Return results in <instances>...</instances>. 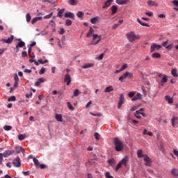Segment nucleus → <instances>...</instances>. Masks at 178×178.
Masks as SVG:
<instances>
[{"label": "nucleus", "mask_w": 178, "mask_h": 178, "mask_svg": "<svg viewBox=\"0 0 178 178\" xmlns=\"http://www.w3.org/2000/svg\"><path fill=\"white\" fill-rule=\"evenodd\" d=\"M114 145H115V149L117 151V152H121L123 149H124V145L122 143L119 138H115L114 139Z\"/></svg>", "instance_id": "obj_1"}, {"label": "nucleus", "mask_w": 178, "mask_h": 178, "mask_svg": "<svg viewBox=\"0 0 178 178\" xmlns=\"http://www.w3.org/2000/svg\"><path fill=\"white\" fill-rule=\"evenodd\" d=\"M126 36L129 42H134L136 40H140V36L136 35V33L134 31L129 32Z\"/></svg>", "instance_id": "obj_2"}, {"label": "nucleus", "mask_w": 178, "mask_h": 178, "mask_svg": "<svg viewBox=\"0 0 178 178\" xmlns=\"http://www.w3.org/2000/svg\"><path fill=\"white\" fill-rule=\"evenodd\" d=\"M134 76L133 75V73L130 72H126L124 73L121 76L119 77V81H121V83L126 80V79H134Z\"/></svg>", "instance_id": "obj_3"}, {"label": "nucleus", "mask_w": 178, "mask_h": 178, "mask_svg": "<svg viewBox=\"0 0 178 178\" xmlns=\"http://www.w3.org/2000/svg\"><path fill=\"white\" fill-rule=\"evenodd\" d=\"M101 40H102V35L93 34L92 35V40L91 42L92 45H97L101 42Z\"/></svg>", "instance_id": "obj_4"}, {"label": "nucleus", "mask_w": 178, "mask_h": 178, "mask_svg": "<svg viewBox=\"0 0 178 178\" xmlns=\"http://www.w3.org/2000/svg\"><path fill=\"white\" fill-rule=\"evenodd\" d=\"M10 155H12V151L10 150H7L3 154L0 153V165H1V166H3V158H8Z\"/></svg>", "instance_id": "obj_5"}, {"label": "nucleus", "mask_w": 178, "mask_h": 178, "mask_svg": "<svg viewBox=\"0 0 178 178\" xmlns=\"http://www.w3.org/2000/svg\"><path fill=\"white\" fill-rule=\"evenodd\" d=\"M162 48V45L158 44L156 43H153L150 46V52H155V51H159Z\"/></svg>", "instance_id": "obj_6"}, {"label": "nucleus", "mask_w": 178, "mask_h": 178, "mask_svg": "<svg viewBox=\"0 0 178 178\" xmlns=\"http://www.w3.org/2000/svg\"><path fill=\"white\" fill-rule=\"evenodd\" d=\"M33 161L37 169H40H40H45V165L40 164V161H38V159H37L35 157L33 158Z\"/></svg>", "instance_id": "obj_7"}, {"label": "nucleus", "mask_w": 178, "mask_h": 178, "mask_svg": "<svg viewBox=\"0 0 178 178\" xmlns=\"http://www.w3.org/2000/svg\"><path fill=\"white\" fill-rule=\"evenodd\" d=\"M124 101H126V99H124V95L123 93H121L120 95V100L118 104V109H120L122 108V106L123 105V104H124Z\"/></svg>", "instance_id": "obj_8"}, {"label": "nucleus", "mask_w": 178, "mask_h": 178, "mask_svg": "<svg viewBox=\"0 0 178 178\" xmlns=\"http://www.w3.org/2000/svg\"><path fill=\"white\" fill-rule=\"evenodd\" d=\"M13 40H15V36L11 35L8 39H1L0 41L3 42V44H12V42H13Z\"/></svg>", "instance_id": "obj_9"}, {"label": "nucleus", "mask_w": 178, "mask_h": 178, "mask_svg": "<svg viewBox=\"0 0 178 178\" xmlns=\"http://www.w3.org/2000/svg\"><path fill=\"white\" fill-rule=\"evenodd\" d=\"M64 82H65L67 86H70V83H72V76H70V74L67 73L65 75Z\"/></svg>", "instance_id": "obj_10"}, {"label": "nucleus", "mask_w": 178, "mask_h": 178, "mask_svg": "<svg viewBox=\"0 0 178 178\" xmlns=\"http://www.w3.org/2000/svg\"><path fill=\"white\" fill-rule=\"evenodd\" d=\"M13 164L15 168H20L22 163L20 161V157L17 156L15 159L13 160Z\"/></svg>", "instance_id": "obj_11"}, {"label": "nucleus", "mask_w": 178, "mask_h": 178, "mask_svg": "<svg viewBox=\"0 0 178 178\" xmlns=\"http://www.w3.org/2000/svg\"><path fill=\"white\" fill-rule=\"evenodd\" d=\"M65 40L66 38L65 37H63L61 40L58 39V45L60 48H65V46L66 45V44L65 43Z\"/></svg>", "instance_id": "obj_12"}, {"label": "nucleus", "mask_w": 178, "mask_h": 178, "mask_svg": "<svg viewBox=\"0 0 178 178\" xmlns=\"http://www.w3.org/2000/svg\"><path fill=\"white\" fill-rule=\"evenodd\" d=\"M145 165V166H151L152 165V161L151 159L147 156H145L144 158Z\"/></svg>", "instance_id": "obj_13"}, {"label": "nucleus", "mask_w": 178, "mask_h": 178, "mask_svg": "<svg viewBox=\"0 0 178 178\" xmlns=\"http://www.w3.org/2000/svg\"><path fill=\"white\" fill-rule=\"evenodd\" d=\"M64 16L65 17H69L70 19H74V17H76V15H74V13L72 12L65 13Z\"/></svg>", "instance_id": "obj_14"}, {"label": "nucleus", "mask_w": 178, "mask_h": 178, "mask_svg": "<svg viewBox=\"0 0 178 178\" xmlns=\"http://www.w3.org/2000/svg\"><path fill=\"white\" fill-rule=\"evenodd\" d=\"M120 162L121 163V165H122L123 166H127V163H129V157H124Z\"/></svg>", "instance_id": "obj_15"}, {"label": "nucleus", "mask_w": 178, "mask_h": 178, "mask_svg": "<svg viewBox=\"0 0 178 178\" xmlns=\"http://www.w3.org/2000/svg\"><path fill=\"white\" fill-rule=\"evenodd\" d=\"M45 79L44 78H40L38 79V81L35 83V87H40L41 86V83H44Z\"/></svg>", "instance_id": "obj_16"}, {"label": "nucleus", "mask_w": 178, "mask_h": 178, "mask_svg": "<svg viewBox=\"0 0 178 178\" xmlns=\"http://www.w3.org/2000/svg\"><path fill=\"white\" fill-rule=\"evenodd\" d=\"M168 82V75H163L161 80V86L163 87L165 86V83Z\"/></svg>", "instance_id": "obj_17"}, {"label": "nucleus", "mask_w": 178, "mask_h": 178, "mask_svg": "<svg viewBox=\"0 0 178 178\" xmlns=\"http://www.w3.org/2000/svg\"><path fill=\"white\" fill-rule=\"evenodd\" d=\"M113 2V0H107L105 3L104 5L102 6L103 9H106V8H109L111 6V3Z\"/></svg>", "instance_id": "obj_18"}, {"label": "nucleus", "mask_w": 178, "mask_h": 178, "mask_svg": "<svg viewBox=\"0 0 178 178\" xmlns=\"http://www.w3.org/2000/svg\"><path fill=\"white\" fill-rule=\"evenodd\" d=\"M24 45H26V43H24V42H23V41H20L16 44L15 48H16L17 51H19V48H23V47H24Z\"/></svg>", "instance_id": "obj_19"}, {"label": "nucleus", "mask_w": 178, "mask_h": 178, "mask_svg": "<svg viewBox=\"0 0 178 178\" xmlns=\"http://www.w3.org/2000/svg\"><path fill=\"white\" fill-rule=\"evenodd\" d=\"M137 155L138 158H145L147 156V154H143V149H138L137 151Z\"/></svg>", "instance_id": "obj_20"}, {"label": "nucleus", "mask_w": 178, "mask_h": 178, "mask_svg": "<svg viewBox=\"0 0 178 178\" xmlns=\"http://www.w3.org/2000/svg\"><path fill=\"white\" fill-rule=\"evenodd\" d=\"M143 98V95L141 93H137L132 99L131 101H137Z\"/></svg>", "instance_id": "obj_21"}, {"label": "nucleus", "mask_w": 178, "mask_h": 178, "mask_svg": "<svg viewBox=\"0 0 178 178\" xmlns=\"http://www.w3.org/2000/svg\"><path fill=\"white\" fill-rule=\"evenodd\" d=\"M115 2L118 5H126L129 3V0H115Z\"/></svg>", "instance_id": "obj_22"}, {"label": "nucleus", "mask_w": 178, "mask_h": 178, "mask_svg": "<svg viewBox=\"0 0 178 178\" xmlns=\"http://www.w3.org/2000/svg\"><path fill=\"white\" fill-rule=\"evenodd\" d=\"M94 33H95V31L94 30V29H92V27H90L89 31L86 35V37H88V38H90L92 36V34H94Z\"/></svg>", "instance_id": "obj_23"}, {"label": "nucleus", "mask_w": 178, "mask_h": 178, "mask_svg": "<svg viewBox=\"0 0 178 178\" xmlns=\"http://www.w3.org/2000/svg\"><path fill=\"white\" fill-rule=\"evenodd\" d=\"M94 66H95L94 63H87L82 66V69H89L90 67H94Z\"/></svg>", "instance_id": "obj_24"}, {"label": "nucleus", "mask_w": 178, "mask_h": 178, "mask_svg": "<svg viewBox=\"0 0 178 178\" xmlns=\"http://www.w3.org/2000/svg\"><path fill=\"white\" fill-rule=\"evenodd\" d=\"M55 118L57 120V122H63V118L62 117V114H56Z\"/></svg>", "instance_id": "obj_25"}, {"label": "nucleus", "mask_w": 178, "mask_h": 178, "mask_svg": "<svg viewBox=\"0 0 178 178\" xmlns=\"http://www.w3.org/2000/svg\"><path fill=\"white\" fill-rule=\"evenodd\" d=\"M170 155H171L172 158H173V159H176L175 156H177V158L178 159V150L176 149H174L173 152L170 153Z\"/></svg>", "instance_id": "obj_26"}, {"label": "nucleus", "mask_w": 178, "mask_h": 178, "mask_svg": "<svg viewBox=\"0 0 178 178\" xmlns=\"http://www.w3.org/2000/svg\"><path fill=\"white\" fill-rule=\"evenodd\" d=\"M63 13H65V8H62L59 10L57 14L58 17H60V19H62V17H63Z\"/></svg>", "instance_id": "obj_27"}, {"label": "nucleus", "mask_w": 178, "mask_h": 178, "mask_svg": "<svg viewBox=\"0 0 178 178\" xmlns=\"http://www.w3.org/2000/svg\"><path fill=\"white\" fill-rule=\"evenodd\" d=\"M137 22L139 23V24H140V26H143V27H149V24L143 22L140 18H137Z\"/></svg>", "instance_id": "obj_28"}, {"label": "nucleus", "mask_w": 178, "mask_h": 178, "mask_svg": "<svg viewBox=\"0 0 178 178\" xmlns=\"http://www.w3.org/2000/svg\"><path fill=\"white\" fill-rule=\"evenodd\" d=\"M147 5L148 6H158V3L152 0H149L147 1Z\"/></svg>", "instance_id": "obj_29"}, {"label": "nucleus", "mask_w": 178, "mask_h": 178, "mask_svg": "<svg viewBox=\"0 0 178 178\" xmlns=\"http://www.w3.org/2000/svg\"><path fill=\"white\" fill-rule=\"evenodd\" d=\"M111 15H115L118 12V6L114 5L111 6Z\"/></svg>", "instance_id": "obj_30"}, {"label": "nucleus", "mask_w": 178, "mask_h": 178, "mask_svg": "<svg viewBox=\"0 0 178 178\" xmlns=\"http://www.w3.org/2000/svg\"><path fill=\"white\" fill-rule=\"evenodd\" d=\"M165 99L168 102V104H173V98L170 97V96H165Z\"/></svg>", "instance_id": "obj_31"}, {"label": "nucleus", "mask_w": 178, "mask_h": 178, "mask_svg": "<svg viewBox=\"0 0 178 178\" xmlns=\"http://www.w3.org/2000/svg\"><path fill=\"white\" fill-rule=\"evenodd\" d=\"M79 0H69L68 3L71 5V6H74V5H77Z\"/></svg>", "instance_id": "obj_32"}, {"label": "nucleus", "mask_w": 178, "mask_h": 178, "mask_svg": "<svg viewBox=\"0 0 178 178\" xmlns=\"http://www.w3.org/2000/svg\"><path fill=\"white\" fill-rule=\"evenodd\" d=\"M111 91H113V86H107L104 90V92H111Z\"/></svg>", "instance_id": "obj_33"}, {"label": "nucleus", "mask_w": 178, "mask_h": 178, "mask_svg": "<svg viewBox=\"0 0 178 178\" xmlns=\"http://www.w3.org/2000/svg\"><path fill=\"white\" fill-rule=\"evenodd\" d=\"M98 20H99V17H95L90 19V23L95 24Z\"/></svg>", "instance_id": "obj_34"}, {"label": "nucleus", "mask_w": 178, "mask_h": 178, "mask_svg": "<svg viewBox=\"0 0 178 178\" xmlns=\"http://www.w3.org/2000/svg\"><path fill=\"white\" fill-rule=\"evenodd\" d=\"M171 174L174 176V177H177L178 176L177 169L172 168L171 170Z\"/></svg>", "instance_id": "obj_35"}, {"label": "nucleus", "mask_w": 178, "mask_h": 178, "mask_svg": "<svg viewBox=\"0 0 178 178\" xmlns=\"http://www.w3.org/2000/svg\"><path fill=\"white\" fill-rule=\"evenodd\" d=\"M171 74L172 76H173V77H177L178 76L177 70L175 68L172 69L171 71Z\"/></svg>", "instance_id": "obj_36"}, {"label": "nucleus", "mask_w": 178, "mask_h": 178, "mask_svg": "<svg viewBox=\"0 0 178 178\" xmlns=\"http://www.w3.org/2000/svg\"><path fill=\"white\" fill-rule=\"evenodd\" d=\"M42 17H35L33 19H32L31 24H34V23H36V22H38V20H41Z\"/></svg>", "instance_id": "obj_37"}, {"label": "nucleus", "mask_w": 178, "mask_h": 178, "mask_svg": "<svg viewBox=\"0 0 178 178\" xmlns=\"http://www.w3.org/2000/svg\"><path fill=\"white\" fill-rule=\"evenodd\" d=\"M152 58H154V59H159V58H161V54H159V53H153L152 54Z\"/></svg>", "instance_id": "obj_38"}, {"label": "nucleus", "mask_w": 178, "mask_h": 178, "mask_svg": "<svg viewBox=\"0 0 178 178\" xmlns=\"http://www.w3.org/2000/svg\"><path fill=\"white\" fill-rule=\"evenodd\" d=\"M67 105L70 111H74V107L73 106V105H72V103H70V102H67Z\"/></svg>", "instance_id": "obj_39"}, {"label": "nucleus", "mask_w": 178, "mask_h": 178, "mask_svg": "<svg viewBox=\"0 0 178 178\" xmlns=\"http://www.w3.org/2000/svg\"><path fill=\"white\" fill-rule=\"evenodd\" d=\"M76 16L79 19H83V17L84 16V13H83V11H79L78 13H76Z\"/></svg>", "instance_id": "obj_40"}, {"label": "nucleus", "mask_w": 178, "mask_h": 178, "mask_svg": "<svg viewBox=\"0 0 178 178\" xmlns=\"http://www.w3.org/2000/svg\"><path fill=\"white\" fill-rule=\"evenodd\" d=\"M178 120L177 117H174L172 118V126L173 127H175V126H176V124H177V122H176V120Z\"/></svg>", "instance_id": "obj_41"}, {"label": "nucleus", "mask_w": 178, "mask_h": 178, "mask_svg": "<svg viewBox=\"0 0 178 178\" xmlns=\"http://www.w3.org/2000/svg\"><path fill=\"white\" fill-rule=\"evenodd\" d=\"M40 63L41 65H44V63H45V60H42V59H40V60H38V61H35V65H36V66H38V65H40Z\"/></svg>", "instance_id": "obj_42"}, {"label": "nucleus", "mask_w": 178, "mask_h": 178, "mask_svg": "<svg viewBox=\"0 0 178 178\" xmlns=\"http://www.w3.org/2000/svg\"><path fill=\"white\" fill-rule=\"evenodd\" d=\"M104 56H105V53H102L99 56L96 57V60H102L104 59Z\"/></svg>", "instance_id": "obj_43"}, {"label": "nucleus", "mask_w": 178, "mask_h": 178, "mask_svg": "<svg viewBox=\"0 0 178 178\" xmlns=\"http://www.w3.org/2000/svg\"><path fill=\"white\" fill-rule=\"evenodd\" d=\"M79 95H80V91L79 89H75L73 92V97H79Z\"/></svg>", "instance_id": "obj_44"}, {"label": "nucleus", "mask_w": 178, "mask_h": 178, "mask_svg": "<svg viewBox=\"0 0 178 178\" xmlns=\"http://www.w3.org/2000/svg\"><path fill=\"white\" fill-rule=\"evenodd\" d=\"M4 130H6V131H10V130H12V126L10 125H5L3 127Z\"/></svg>", "instance_id": "obj_45"}, {"label": "nucleus", "mask_w": 178, "mask_h": 178, "mask_svg": "<svg viewBox=\"0 0 178 178\" xmlns=\"http://www.w3.org/2000/svg\"><path fill=\"white\" fill-rule=\"evenodd\" d=\"M8 102H13L16 101V97L15 96H11L8 99Z\"/></svg>", "instance_id": "obj_46"}, {"label": "nucleus", "mask_w": 178, "mask_h": 178, "mask_svg": "<svg viewBox=\"0 0 178 178\" xmlns=\"http://www.w3.org/2000/svg\"><path fill=\"white\" fill-rule=\"evenodd\" d=\"M141 113L139 111H136L134 113V116L137 118V119H141Z\"/></svg>", "instance_id": "obj_47"}, {"label": "nucleus", "mask_w": 178, "mask_h": 178, "mask_svg": "<svg viewBox=\"0 0 178 178\" xmlns=\"http://www.w3.org/2000/svg\"><path fill=\"white\" fill-rule=\"evenodd\" d=\"M134 95H136V92H134V91H131V92H129V94H128V97L129 98H134Z\"/></svg>", "instance_id": "obj_48"}, {"label": "nucleus", "mask_w": 178, "mask_h": 178, "mask_svg": "<svg viewBox=\"0 0 178 178\" xmlns=\"http://www.w3.org/2000/svg\"><path fill=\"white\" fill-rule=\"evenodd\" d=\"M26 22L29 23V22L31 20V15H30V13H27L26 15Z\"/></svg>", "instance_id": "obj_49"}, {"label": "nucleus", "mask_w": 178, "mask_h": 178, "mask_svg": "<svg viewBox=\"0 0 178 178\" xmlns=\"http://www.w3.org/2000/svg\"><path fill=\"white\" fill-rule=\"evenodd\" d=\"M168 44H169V40H167L165 42H163L161 43V47H165V48H166V47H168Z\"/></svg>", "instance_id": "obj_50"}, {"label": "nucleus", "mask_w": 178, "mask_h": 178, "mask_svg": "<svg viewBox=\"0 0 178 178\" xmlns=\"http://www.w3.org/2000/svg\"><path fill=\"white\" fill-rule=\"evenodd\" d=\"M122 168V163L120 161L119 163L115 167V171L118 172L119 169Z\"/></svg>", "instance_id": "obj_51"}, {"label": "nucleus", "mask_w": 178, "mask_h": 178, "mask_svg": "<svg viewBox=\"0 0 178 178\" xmlns=\"http://www.w3.org/2000/svg\"><path fill=\"white\" fill-rule=\"evenodd\" d=\"M72 20H70V19H66V21H65V26H72Z\"/></svg>", "instance_id": "obj_52"}, {"label": "nucleus", "mask_w": 178, "mask_h": 178, "mask_svg": "<svg viewBox=\"0 0 178 178\" xmlns=\"http://www.w3.org/2000/svg\"><path fill=\"white\" fill-rule=\"evenodd\" d=\"M94 137L95 140H97V141L99 140V134H98L97 132L95 133Z\"/></svg>", "instance_id": "obj_53"}, {"label": "nucleus", "mask_w": 178, "mask_h": 178, "mask_svg": "<svg viewBox=\"0 0 178 178\" xmlns=\"http://www.w3.org/2000/svg\"><path fill=\"white\" fill-rule=\"evenodd\" d=\"M51 16H54V12H51L49 14L45 15V19H51Z\"/></svg>", "instance_id": "obj_54"}, {"label": "nucleus", "mask_w": 178, "mask_h": 178, "mask_svg": "<svg viewBox=\"0 0 178 178\" xmlns=\"http://www.w3.org/2000/svg\"><path fill=\"white\" fill-rule=\"evenodd\" d=\"M90 115H92V116H97V117H101L102 116V113H94L90 112Z\"/></svg>", "instance_id": "obj_55"}, {"label": "nucleus", "mask_w": 178, "mask_h": 178, "mask_svg": "<svg viewBox=\"0 0 178 178\" xmlns=\"http://www.w3.org/2000/svg\"><path fill=\"white\" fill-rule=\"evenodd\" d=\"M105 177H106V178H113V177L111 175V172H106Z\"/></svg>", "instance_id": "obj_56"}, {"label": "nucleus", "mask_w": 178, "mask_h": 178, "mask_svg": "<svg viewBox=\"0 0 178 178\" xmlns=\"http://www.w3.org/2000/svg\"><path fill=\"white\" fill-rule=\"evenodd\" d=\"M65 33H66V31H65V29H63V28H61V29L58 31V33H60V35L65 34Z\"/></svg>", "instance_id": "obj_57"}, {"label": "nucleus", "mask_w": 178, "mask_h": 178, "mask_svg": "<svg viewBox=\"0 0 178 178\" xmlns=\"http://www.w3.org/2000/svg\"><path fill=\"white\" fill-rule=\"evenodd\" d=\"M24 138H25V137L24 135L20 134L18 136V139L19 140V141H23V140H24Z\"/></svg>", "instance_id": "obj_58"}, {"label": "nucleus", "mask_w": 178, "mask_h": 178, "mask_svg": "<svg viewBox=\"0 0 178 178\" xmlns=\"http://www.w3.org/2000/svg\"><path fill=\"white\" fill-rule=\"evenodd\" d=\"M125 69H127V64H124V65L121 67L120 70H121L122 72H123V70H124Z\"/></svg>", "instance_id": "obj_59"}, {"label": "nucleus", "mask_w": 178, "mask_h": 178, "mask_svg": "<svg viewBox=\"0 0 178 178\" xmlns=\"http://www.w3.org/2000/svg\"><path fill=\"white\" fill-rule=\"evenodd\" d=\"M145 15H147V16H148L149 17H151L153 16L154 13H152V12H146Z\"/></svg>", "instance_id": "obj_60"}, {"label": "nucleus", "mask_w": 178, "mask_h": 178, "mask_svg": "<svg viewBox=\"0 0 178 178\" xmlns=\"http://www.w3.org/2000/svg\"><path fill=\"white\" fill-rule=\"evenodd\" d=\"M14 80L15 82H19V76H17V74L14 75Z\"/></svg>", "instance_id": "obj_61"}, {"label": "nucleus", "mask_w": 178, "mask_h": 178, "mask_svg": "<svg viewBox=\"0 0 178 178\" xmlns=\"http://www.w3.org/2000/svg\"><path fill=\"white\" fill-rule=\"evenodd\" d=\"M108 162L110 166H113V159H108Z\"/></svg>", "instance_id": "obj_62"}, {"label": "nucleus", "mask_w": 178, "mask_h": 178, "mask_svg": "<svg viewBox=\"0 0 178 178\" xmlns=\"http://www.w3.org/2000/svg\"><path fill=\"white\" fill-rule=\"evenodd\" d=\"M172 47H173V44H168V45L165 47V49H172Z\"/></svg>", "instance_id": "obj_63"}, {"label": "nucleus", "mask_w": 178, "mask_h": 178, "mask_svg": "<svg viewBox=\"0 0 178 178\" xmlns=\"http://www.w3.org/2000/svg\"><path fill=\"white\" fill-rule=\"evenodd\" d=\"M173 5L178 7V0H174L172 1Z\"/></svg>", "instance_id": "obj_64"}]
</instances>
